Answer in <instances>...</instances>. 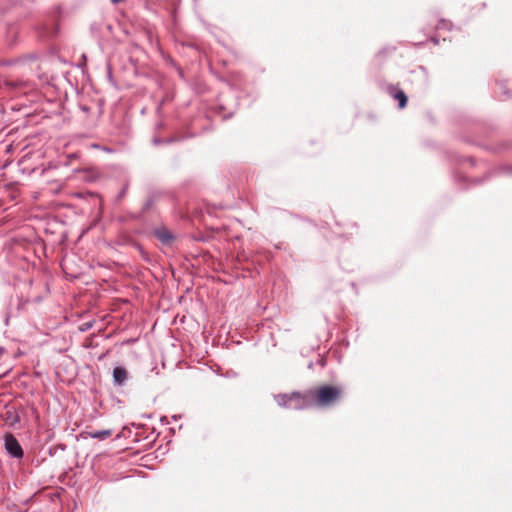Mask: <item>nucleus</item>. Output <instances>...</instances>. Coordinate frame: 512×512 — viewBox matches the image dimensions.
<instances>
[{"mask_svg": "<svg viewBox=\"0 0 512 512\" xmlns=\"http://www.w3.org/2000/svg\"><path fill=\"white\" fill-rule=\"evenodd\" d=\"M344 394L340 385H319L309 390V397L312 404L320 408H329L338 404Z\"/></svg>", "mask_w": 512, "mask_h": 512, "instance_id": "1", "label": "nucleus"}, {"mask_svg": "<svg viewBox=\"0 0 512 512\" xmlns=\"http://www.w3.org/2000/svg\"><path fill=\"white\" fill-rule=\"evenodd\" d=\"M276 399L279 405L290 409H303L313 405L309 397V391L306 394H280Z\"/></svg>", "mask_w": 512, "mask_h": 512, "instance_id": "2", "label": "nucleus"}, {"mask_svg": "<svg viewBox=\"0 0 512 512\" xmlns=\"http://www.w3.org/2000/svg\"><path fill=\"white\" fill-rule=\"evenodd\" d=\"M4 440L5 448L11 456L16 458H21L23 456V450L18 440L11 433H7Z\"/></svg>", "mask_w": 512, "mask_h": 512, "instance_id": "3", "label": "nucleus"}, {"mask_svg": "<svg viewBox=\"0 0 512 512\" xmlns=\"http://www.w3.org/2000/svg\"><path fill=\"white\" fill-rule=\"evenodd\" d=\"M155 236L157 239L165 245H169L173 242L172 233L166 228H160L155 231Z\"/></svg>", "mask_w": 512, "mask_h": 512, "instance_id": "4", "label": "nucleus"}, {"mask_svg": "<svg viewBox=\"0 0 512 512\" xmlns=\"http://www.w3.org/2000/svg\"><path fill=\"white\" fill-rule=\"evenodd\" d=\"M127 370L123 367H115L113 370V379L117 385H122L127 379Z\"/></svg>", "mask_w": 512, "mask_h": 512, "instance_id": "5", "label": "nucleus"}, {"mask_svg": "<svg viewBox=\"0 0 512 512\" xmlns=\"http://www.w3.org/2000/svg\"><path fill=\"white\" fill-rule=\"evenodd\" d=\"M112 432L113 431L111 429H104V430L86 431L85 434L94 439L105 440L112 435Z\"/></svg>", "mask_w": 512, "mask_h": 512, "instance_id": "6", "label": "nucleus"}, {"mask_svg": "<svg viewBox=\"0 0 512 512\" xmlns=\"http://www.w3.org/2000/svg\"><path fill=\"white\" fill-rule=\"evenodd\" d=\"M394 99L399 102V108L403 109L407 104V96L402 90H398L393 94Z\"/></svg>", "mask_w": 512, "mask_h": 512, "instance_id": "7", "label": "nucleus"}, {"mask_svg": "<svg viewBox=\"0 0 512 512\" xmlns=\"http://www.w3.org/2000/svg\"><path fill=\"white\" fill-rule=\"evenodd\" d=\"M436 29H449L450 28V22L446 20H439L438 24L435 26Z\"/></svg>", "mask_w": 512, "mask_h": 512, "instance_id": "8", "label": "nucleus"}]
</instances>
